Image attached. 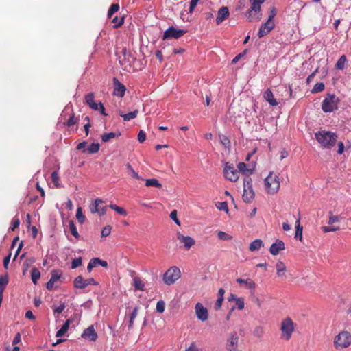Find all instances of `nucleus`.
<instances>
[{
	"mask_svg": "<svg viewBox=\"0 0 351 351\" xmlns=\"http://www.w3.org/2000/svg\"><path fill=\"white\" fill-rule=\"evenodd\" d=\"M315 136L321 146L326 149H330L335 146L337 141V135L330 131H318L315 134Z\"/></svg>",
	"mask_w": 351,
	"mask_h": 351,
	"instance_id": "f257e3e1",
	"label": "nucleus"
},
{
	"mask_svg": "<svg viewBox=\"0 0 351 351\" xmlns=\"http://www.w3.org/2000/svg\"><path fill=\"white\" fill-rule=\"evenodd\" d=\"M136 60L132 51L123 48L119 55V63L122 65L123 69L130 72L133 69V64Z\"/></svg>",
	"mask_w": 351,
	"mask_h": 351,
	"instance_id": "f03ea898",
	"label": "nucleus"
},
{
	"mask_svg": "<svg viewBox=\"0 0 351 351\" xmlns=\"http://www.w3.org/2000/svg\"><path fill=\"white\" fill-rule=\"evenodd\" d=\"M265 189L269 194H276L280 188V181L278 176L273 175V172H270L268 176L264 180Z\"/></svg>",
	"mask_w": 351,
	"mask_h": 351,
	"instance_id": "7ed1b4c3",
	"label": "nucleus"
},
{
	"mask_svg": "<svg viewBox=\"0 0 351 351\" xmlns=\"http://www.w3.org/2000/svg\"><path fill=\"white\" fill-rule=\"evenodd\" d=\"M351 344V334L346 330L339 332L334 339V345L337 349L348 348Z\"/></svg>",
	"mask_w": 351,
	"mask_h": 351,
	"instance_id": "20e7f679",
	"label": "nucleus"
},
{
	"mask_svg": "<svg viewBox=\"0 0 351 351\" xmlns=\"http://www.w3.org/2000/svg\"><path fill=\"white\" fill-rule=\"evenodd\" d=\"M180 277V269L176 266H173L165 272L162 279L165 284L167 285H173Z\"/></svg>",
	"mask_w": 351,
	"mask_h": 351,
	"instance_id": "39448f33",
	"label": "nucleus"
},
{
	"mask_svg": "<svg viewBox=\"0 0 351 351\" xmlns=\"http://www.w3.org/2000/svg\"><path fill=\"white\" fill-rule=\"evenodd\" d=\"M339 99L335 95L328 94L322 102V110L324 112H332L337 110Z\"/></svg>",
	"mask_w": 351,
	"mask_h": 351,
	"instance_id": "423d86ee",
	"label": "nucleus"
},
{
	"mask_svg": "<svg viewBox=\"0 0 351 351\" xmlns=\"http://www.w3.org/2000/svg\"><path fill=\"white\" fill-rule=\"evenodd\" d=\"M255 196L252 189V180L251 178H245L243 180V199L246 203L251 202Z\"/></svg>",
	"mask_w": 351,
	"mask_h": 351,
	"instance_id": "0eeeda50",
	"label": "nucleus"
},
{
	"mask_svg": "<svg viewBox=\"0 0 351 351\" xmlns=\"http://www.w3.org/2000/svg\"><path fill=\"white\" fill-rule=\"evenodd\" d=\"M281 337L285 340H289L294 330L293 322L291 319L287 317L281 323Z\"/></svg>",
	"mask_w": 351,
	"mask_h": 351,
	"instance_id": "6e6552de",
	"label": "nucleus"
},
{
	"mask_svg": "<svg viewBox=\"0 0 351 351\" xmlns=\"http://www.w3.org/2000/svg\"><path fill=\"white\" fill-rule=\"evenodd\" d=\"M223 173L225 178L231 182H236L239 178V171L234 169L232 164H230L229 162L225 163Z\"/></svg>",
	"mask_w": 351,
	"mask_h": 351,
	"instance_id": "1a4fd4ad",
	"label": "nucleus"
},
{
	"mask_svg": "<svg viewBox=\"0 0 351 351\" xmlns=\"http://www.w3.org/2000/svg\"><path fill=\"white\" fill-rule=\"evenodd\" d=\"M98 285L99 283L94 278H90L88 279H84L82 276H77L73 281V286L76 289H84L88 285Z\"/></svg>",
	"mask_w": 351,
	"mask_h": 351,
	"instance_id": "9d476101",
	"label": "nucleus"
},
{
	"mask_svg": "<svg viewBox=\"0 0 351 351\" xmlns=\"http://www.w3.org/2000/svg\"><path fill=\"white\" fill-rule=\"evenodd\" d=\"M104 202L100 199H96L95 202L89 206L91 213H97L99 216L106 215L107 206L104 205Z\"/></svg>",
	"mask_w": 351,
	"mask_h": 351,
	"instance_id": "9b49d317",
	"label": "nucleus"
},
{
	"mask_svg": "<svg viewBox=\"0 0 351 351\" xmlns=\"http://www.w3.org/2000/svg\"><path fill=\"white\" fill-rule=\"evenodd\" d=\"M239 336L237 332L233 331L230 333L228 338L226 340V348L228 351H237L238 350Z\"/></svg>",
	"mask_w": 351,
	"mask_h": 351,
	"instance_id": "f8f14e48",
	"label": "nucleus"
},
{
	"mask_svg": "<svg viewBox=\"0 0 351 351\" xmlns=\"http://www.w3.org/2000/svg\"><path fill=\"white\" fill-rule=\"evenodd\" d=\"M187 32L186 30L177 29L173 26L169 27L163 34V40L167 38H179Z\"/></svg>",
	"mask_w": 351,
	"mask_h": 351,
	"instance_id": "ddd939ff",
	"label": "nucleus"
},
{
	"mask_svg": "<svg viewBox=\"0 0 351 351\" xmlns=\"http://www.w3.org/2000/svg\"><path fill=\"white\" fill-rule=\"evenodd\" d=\"M195 311L198 319H199L202 322H204L208 319V310L202 305V303L198 302L195 304Z\"/></svg>",
	"mask_w": 351,
	"mask_h": 351,
	"instance_id": "4468645a",
	"label": "nucleus"
},
{
	"mask_svg": "<svg viewBox=\"0 0 351 351\" xmlns=\"http://www.w3.org/2000/svg\"><path fill=\"white\" fill-rule=\"evenodd\" d=\"M82 337L90 341H95L98 338V335L94 326L91 325L85 329L82 334Z\"/></svg>",
	"mask_w": 351,
	"mask_h": 351,
	"instance_id": "2eb2a0df",
	"label": "nucleus"
},
{
	"mask_svg": "<svg viewBox=\"0 0 351 351\" xmlns=\"http://www.w3.org/2000/svg\"><path fill=\"white\" fill-rule=\"evenodd\" d=\"M275 27L274 21L267 20L265 23L261 25L258 32V36L262 38L267 35Z\"/></svg>",
	"mask_w": 351,
	"mask_h": 351,
	"instance_id": "dca6fc26",
	"label": "nucleus"
},
{
	"mask_svg": "<svg viewBox=\"0 0 351 351\" xmlns=\"http://www.w3.org/2000/svg\"><path fill=\"white\" fill-rule=\"evenodd\" d=\"M177 238L180 243L184 244V247L186 250H189L195 243L194 239L189 236H184L180 233H178Z\"/></svg>",
	"mask_w": 351,
	"mask_h": 351,
	"instance_id": "f3484780",
	"label": "nucleus"
},
{
	"mask_svg": "<svg viewBox=\"0 0 351 351\" xmlns=\"http://www.w3.org/2000/svg\"><path fill=\"white\" fill-rule=\"evenodd\" d=\"M113 82L114 86L113 95L119 97H123L126 90L125 86L115 77L113 79Z\"/></svg>",
	"mask_w": 351,
	"mask_h": 351,
	"instance_id": "a211bd4d",
	"label": "nucleus"
},
{
	"mask_svg": "<svg viewBox=\"0 0 351 351\" xmlns=\"http://www.w3.org/2000/svg\"><path fill=\"white\" fill-rule=\"evenodd\" d=\"M230 15L228 8L226 6L221 7L217 13V16L216 18V23L217 25L221 24L224 20L228 18Z\"/></svg>",
	"mask_w": 351,
	"mask_h": 351,
	"instance_id": "6ab92c4d",
	"label": "nucleus"
},
{
	"mask_svg": "<svg viewBox=\"0 0 351 351\" xmlns=\"http://www.w3.org/2000/svg\"><path fill=\"white\" fill-rule=\"evenodd\" d=\"M285 249V243L282 241L277 239L275 243H272L269 248V252L276 256L279 254L280 250Z\"/></svg>",
	"mask_w": 351,
	"mask_h": 351,
	"instance_id": "aec40b11",
	"label": "nucleus"
},
{
	"mask_svg": "<svg viewBox=\"0 0 351 351\" xmlns=\"http://www.w3.org/2000/svg\"><path fill=\"white\" fill-rule=\"evenodd\" d=\"M239 173H241L245 178H250V176L253 173L254 168H247L245 162H239L237 165Z\"/></svg>",
	"mask_w": 351,
	"mask_h": 351,
	"instance_id": "412c9836",
	"label": "nucleus"
},
{
	"mask_svg": "<svg viewBox=\"0 0 351 351\" xmlns=\"http://www.w3.org/2000/svg\"><path fill=\"white\" fill-rule=\"evenodd\" d=\"M276 269L277 276L282 280H285L287 278V276L285 274L287 267L285 264L282 261H278L276 265Z\"/></svg>",
	"mask_w": 351,
	"mask_h": 351,
	"instance_id": "4be33fe9",
	"label": "nucleus"
},
{
	"mask_svg": "<svg viewBox=\"0 0 351 351\" xmlns=\"http://www.w3.org/2000/svg\"><path fill=\"white\" fill-rule=\"evenodd\" d=\"M264 99L271 105L273 106H277L278 102L276 101V99L274 97V95L270 89H267L263 95Z\"/></svg>",
	"mask_w": 351,
	"mask_h": 351,
	"instance_id": "5701e85b",
	"label": "nucleus"
},
{
	"mask_svg": "<svg viewBox=\"0 0 351 351\" xmlns=\"http://www.w3.org/2000/svg\"><path fill=\"white\" fill-rule=\"evenodd\" d=\"M236 281L237 282L241 285H245L246 288L250 290H254L256 288L255 282L250 278H247L246 280H244L241 278H237Z\"/></svg>",
	"mask_w": 351,
	"mask_h": 351,
	"instance_id": "b1692460",
	"label": "nucleus"
},
{
	"mask_svg": "<svg viewBox=\"0 0 351 351\" xmlns=\"http://www.w3.org/2000/svg\"><path fill=\"white\" fill-rule=\"evenodd\" d=\"M265 0H250L251 3L250 12L259 13L261 11V5L265 2Z\"/></svg>",
	"mask_w": 351,
	"mask_h": 351,
	"instance_id": "393cba45",
	"label": "nucleus"
},
{
	"mask_svg": "<svg viewBox=\"0 0 351 351\" xmlns=\"http://www.w3.org/2000/svg\"><path fill=\"white\" fill-rule=\"evenodd\" d=\"M71 322L72 321L71 319H67L61 328L57 331L56 336L57 337L63 336L67 332Z\"/></svg>",
	"mask_w": 351,
	"mask_h": 351,
	"instance_id": "a878e982",
	"label": "nucleus"
},
{
	"mask_svg": "<svg viewBox=\"0 0 351 351\" xmlns=\"http://www.w3.org/2000/svg\"><path fill=\"white\" fill-rule=\"evenodd\" d=\"M263 245V241L261 239H255L250 243L249 245V250L251 252L259 250Z\"/></svg>",
	"mask_w": 351,
	"mask_h": 351,
	"instance_id": "bb28decb",
	"label": "nucleus"
},
{
	"mask_svg": "<svg viewBox=\"0 0 351 351\" xmlns=\"http://www.w3.org/2000/svg\"><path fill=\"white\" fill-rule=\"evenodd\" d=\"M100 145L99 143H93L88 148L84 149L83 153H88V154H96L99 150Z\"/></svg>",
	"mask_w": 351,
	"mask_h": 351,
	"instance_id": "cd10ccee",
	"label": "nucleus"
},
{
	"mask_svg": "<svg viewBox=\"0 0 351 351\" xmlns=\"http://www.w3.org/2000/svg\"><path fill=\"white\" fill-rule=\"evenodd\" d=\"M9 280L7 275L0 276V295H3V291L8 284Z\"/></svg>",
	"mask_w": 351,
	"mask_h": 351,
	"instance_id": "c85d7f7f",
	"label": "nucleus"
},
{
	"mask_svg": "<svg viewBox=\"0 0 351 351\" xmlns=\"http://www.w3.org/2000/svg\"><path fill=\"white\" fill-rule=\"evenodd\" d=\"M246 16H247L248 21L252 22L253 21H259L261 14H258V13H255L254 12H250V9H249L246 13Z\"/></svg>",
	"mask_w": 351,
	"mask_h": 351,
	"instance_id": "c756f323",
	"label": "nucleus"
},
{
	"mask_svg": "<svg viewBox=\"0 0 351 351\" xmlns=\"http://www.w3.org/2000/svg\"><path fill=\"white\" fill-rule=\"evenodd\" d=\"M138 113V110H134L133 112H130L128 114H123V112H120L119 115L123 118L125 121H129L131 119H133L136 117Z\"/></svg>",
	"mask_w": 351,
	"mask_h": 351,
	"instance_id": "7c9ffc66",
	"label": "nucleus"
},
{
	"mask_svg": "<svg viewBox=\"0 0 351 351\" xmlns=\"http://www.w3.org/2000/svg\"><path fill=\"white\" fill-rule=\"evenodd\" d=\"M296 226H295V238L296 239H299L300 241H302V226L300 224V219H298L296 221Z\"/></svg>",
	"mask_w": 351,
	"mask_h": 351,
	"instance_id": "2f4dec72",
	"label": "nucleus"
},
{
	"mask_svg": "<svg viewBox=\"0 0 351 351\" xmlns=\"http://www.w3.org/2000/svg\"><path fill=\"white\" fill-rule=\"evenodd\" d=\"M32 280L34 285L37 283L38 280L40 277V272L38 269L34 267L31 270Z\"/></svg>",
	"mask_w": 351,
	"mask_h": 351,
	"instance_id": "473e14b6",
	"label": "nucleus"
},
{
	"mask_svg": "<svg viewBox=\"0 0 351 351\" xmlns=\"http://www.w3.org/2000/svg\"><path fill=\"white\" fill-rule=\"evenodd\" d=\"M347 61L346 56L345 55H342L339 60H337V62L335 64V68L337 69L342 70L345 67V64Z\"/></svg>",
	"mask_w": 351,
	"mask_h": 351,
	"instance_id": "72a5a7b5",
	"label": "nucleus"
},
{
	"mask_svg": "<svg viewBox=\"0 0 351 351\" xmlns=\"http://www.w3.org/2000/svg\"><path fill=\"white\" fill-rule=\"evenodd\" d=\"M69 229H70V231H71L72 235H73L76 239H78L80 237V235L78 234L77 228H76L73 221L70 220L69 221Z\"/></svg>",
	"mask_w": 351,
	"mask_h": 351,
	"instance_id": "f704fd0d",
	"label": "nucleus"
},
{
	"mask_svg": "<svg viewBox=\"0 0 351 351\" xmlns=\"http://www.w3.org/2000/svg\"><path fill=\"white\" fill-rule=\"evenodd\" d=\"M62 275V271L59 269H54L51 271V280L56 282L57 280H58Z\"/></svg>",
	"mask_w": 351,
	"mask_h": 351,
	"instance_id": "c9c22d12",
	"label": "nucleus"
},
{
	"mask_svg": "<svg viewBox=\"0 0 351 351\" xmlns=\"http://www.w3.org/2000/svg\"><path fill=\"white\" fill-rule=\"evenodd\" d=\"M76 219H77L79 223H81V224L83 223L84 222V221H85V217L83 215L82 208L81 207H78L77 208Z\"/></svg>",
	"mask_w": 351,
	"mask_h": 351,
	"instance_id": "e433bc0d",
	"label": "nucleus"
},
{
	"mask_svg": "<svg viewBox=\"0 0 351 351\" xmlns=\"http://www.w3.org/2000/svg\"><path fill=\"white\" fill-rule=\"evenodd\" d=\"M324 87L325 86H324V83H322V82L316 83L315 84V86H313L311 92L313 93H320V92H322V91H323L324 90Z\"/></svg>",
	"mask_w": 351,
	"mask_h": 351,
	"instance_id": "4c0bfd02",
	"label": "nucleus"
},
{
	"mask_svg": "<svg viewBox=\"0 0 351 351\" xmlns=\"http://www.w3.org/2000/svg\"><path fill=\"white\" fill-rule=\"evenodd\" d=\"M219 239L222 241H230L232 239V237L225 232L219 231L217 234Z\"/></svg>",
	"mask_w": 351,
	"mask_h": 351,
	"instance_id": "58836bf2",
	"label": "nucleus"
},
{
	"mask_svg": "<svg viewBox=\"0 0 351 351\" xmlns=\"http://www.w3.org/2000/svg\"><path fill=\"white\" fill-rule=\"evenodd\" d=\"M116 137V134L114 132H109V133H104L101 135V138L103 142H108L112 138H114Z\"/></svg>",
	"mask_w": 351,
	"mask_h": 351,
	"instance_id": "ea45409f",
	"label": "nucleus"
},
{
	"mask_svg": "<svg viewBox=\"0 0 351 351\" xmlns=\"http://www.w3.org/2000/svg\"><path fill=\"white\" fill-rule=\"evenodd\" d=\"M119 5L118 3L112 4L108 10V17L111 18L112 16L119 10Z\"/></svg>",
	"mask_w": 351,
	"mask_h": 351,
	"instance_id": "a19ab883",
	"label": "nucleus"
},
{
	"mask_svg": "<svg viewBox=\"0 0 351 351\" xmlns=\"http://www.w3.org/2000/svg\"><path fill=\"white\" fill-rule=\"evenodd\" d=\"M51 181L58 188L60 186V178L57 171H53L51 176Z\"/></svg>",
	"mask_w": 351,
	"mask_h": 351,
	"instance_id": "79ce46f5",
	"label": "nucleus"
},
{
	"mask_svg": "<svg viewBox=\"0 0 351 351\" xmlns=\"http://www.w3.org/2000/svg\"><path fill=\"white\" fill-rule=\"evenodd\" d=\"M134 285L136 289L143 290L144 289V283L143 281L138 277L134 278Z\"/></svg>",
	"mask_w": 351,
	"mask_h": 351,
	"instance_id": "37998d69",
	"label": "nucleus"
},
{
	"mask_svg": "<svg viewBox=\"0 0 351 351\" xmlns=\"http://www.w3.org/2000/svg\"><path fill=\"white\" fill-rule=\"evenodd\" d=\"M108 207L115 210L119 215L124 216L126 215V211L123 208H121L115 204H110L108 206Z\"/></svg>",
	"mask_w": 351,
	"mask_h": 351,
	"instance_id": "c03bdc74",
	"label": "nucleus"
},
{
	"mask_svg": "<svg viewBox=\"0 0 351 351\" xmlns=\"http://www.w3.org/2000/svg\"><path fill=\"white\" fill-rule=\"evenodd\" d=\"M95 95L93 93H89L85 95L84 99L86 104L89 106L95 102Z\"/></svg>",
	"mask_w": 351,
	"mask_h": 351,
	"instance_id": "a18cd8bd",
	"label": "nucleus"
},
{
	"mask_svg": "<svg viewBox=\"0 0 351 351\" xmlns=\"http://www.w3.org/2000/svg\"><path fill=\"white\" fill-rule=\"evenodd\" d=\"M76 123H77V118L75 117V114L73 113L70 116L69 119L65 123H64V125H66L68 127H71L72 125H74Z\"/></svg>",
	"mask_w": 351,
	"mask_h": 351,
	"instance_id": "49530a36",
	"label": "nucleus"
},
{
	"mask_svg": "<svg viewBox=\"0 0 351 351\" xmlns=\"http://www.w3.org/2000/svg\"><path fill=\"white\" fill-rule=\"evenodd\" d=\"M123 21H124L123 16H122L121 19H118V17L116 16L112 19V23L114 24V26L115 28H118L123 25Z\"/></svg>",
	"mask_w": 351,
	"mask_h": 351,
	"instance_id": "de8ad7c7",
	"label": "nucleus"
},
{
	"mask_svg": "<svg viewBox=\"0 0 351 351\" xmlns=\"http://www.w3.org/2000/svg\"><path fill=\"white\" fill-rule=\"evenodd\" d=\"M216 206L219 210H223L226 213L228 212V206L226 202H218L217 204H216Z\"/></svg>",
	"mask_w": 351,
	"mask_h": 351,
	"instance_id": "09e8293b",
	"label": "nucleus"
},
{
	"mask_svg": "<svg viewBox=\"0 0 351 351\" xmlns=\"http://www.w3.org/2000/svg\"><path fill=\"white\" fill-rule=\"evenodd\" d=\"M137 311H138V309L137 308H134L130 315V321H129V324H128V327L129 328H132V325H133V322H134V319L136 318V315H137Z\"/></svg>",
	"mask_w": 351,
	"mask_h": 351,
	"instance_id": "8fccbe9b",
	"label": "nucleus"
},
{
	"mask_svg": "<svg viewBox=\"0 0 351 351\" xmlns=\"http://www.w3.org/2000/svg\"><path fill=\"white\" fill-rule=\"evenodd\" d=\"M165 308V303L163 300H160L156 304V311L158 313H163Z\"/></svg>",
	"mask_w": 351,
	"mask_h": 351,
	"instance_id": "3c124183",
	"label": "nucleus"
},
{
	"mask_svg": "<svg viewBox=\"0 0 351 351\" xmlns=\"http://www.w3.org/2000/svg\"><path fill=\"white\" fill-rule=\"evenodd\" d=\"M52 308H53L54 313L60 314L64 310L65 304H64V303H62L58 306H53Z\"/></svg>",
	"mask_w": 351,
	"mask_h": 351,
	"instance_id": "603ef678",
	"label": "nucleus"
},
{
	"mask_svg": "<svg viewBox=\"0 0 351 351\" xmlns=\"http://www.w3.org/2000/svg\"><path fill=\"white\" fill-rule=\"evenodd\" d=\"M330 217L328 220L329 224H333L335 222H338L340 220V217L337 215H333L332 212L329 213Z\"/></svg>",
	"mask_w": 351,
	"mask_h": 351,
	"instance_id": "864d4df0",
	"label": "nucleus"
},
{
	"mask_svg": "<svg viewBox=\"0 0 351 351\" xmlns=\"http://www.w3.org/2000/svg\"><path fill=\"white\" fill-rule=\"evenodd\" d=\"M127 167L130 170V175L131 176V177H132L133 178H135V179H141L142 178L138 175V173L133 169V168L131 167V165L130 164H128L127 165Z\"/></svg>",
	"mask_w": 351,
	"mask_h": 351,
	"instance_id": "5fc2aeb1",
	"label": "nucleus"
},
{
	"mask_svg": "<svg viewBox=\"0 0 351 351\" xmlns=\"http://www.w3.org/2000/svg\"><path fill=\"white\" fill-rule=\"evenodd\" d=\"M82 263V261L81 258H77L72 261L71 262V268L75 269L80 266Z\"/></svg>",
	"mask_w": 351,
	"mask_h": 351,
	"instance_id": "6e6d98bb",
	"label": "nucleus"
},
{
	"mask_svg": "<svg viewBox=\"0 0 351 351\" xmlns=\"http://www.w3.org/2000/svg\"><path fill=\"white\" fill-rule=\"evenodd\" d=\"M112 227L110 226H105L101 230V237H106L108 236L111 232Z\"/></svg>",
	"mask_w": 351,
	"mask_h": 351,
	"instance_id": "4d7b16f0",
	"label": "nucleus"
},
{
	"mask_svg": "<svg viewBox=\"0 0 351 351\" xmlns=\"http://www.w3.org/2000/svg\"><path fill=\"white\" fill-rule=\"evenodd\" d=\"M235 302H236L238 309L242 310L244 308L245 303H244V299L243 298H238L235 300Z\"/></svg>",
	"mask_w": 351,
	"mask_h": 351,
	"instance_id": "13d9d810",
	"label": "nucleus"
},
{
	"mask_svg": "<svg viewBox=\"0 0 351 351\" xmlns=\"http://www.w3.org/2000/svg\"><path fill=\"white\" fill-rule=\"evenodd\" d=\"M19 225L20 219L17 217H15L12 220V227H10V230L12 231H14L16 228H17L19 226Z\"/></svg>",
	"mask_w": 351,
	"mask_h": 351,
	"instance_id": "bf43d9fd",
	"label": "nucleus"
},
{
	"mask_svg": "<svg viewBox=\"0 0 351 351\" xmlns=\"http://www.w3.org/2000/svg\"><path fill=\"white\" fill-rule=\"evenodd\" d=\"M322 228L324 232H335L339 230V226H323Z\"/></svg>",
	"mask_w": 351,
	"mask_h": 351,
	"instance_id": "052dcab7",
	"label": "nucleus"
},
{
	"mask_svg": "<svg viewBox=\"0 0 351 351\" xmlns=\"http://www.w3.org/2000/svg\"><path fill=\"white\" fill-rule=\"evenodd\" d=\"M170 217H171V219L172 220L174 221V222L177 225L180 226V222L179 219L177 217V211H176V210H173V211H171V213L170 214Z\"/></svg>",
	"mask_w": 351,
	"mask_h": 351,
	"instance_id": "680f3d73",
	"label": "nucleus"
},
{
	"mask_svg": "<svg viewBox=\"0 0 351 351\" xmlns=\"http://www.w3.org/2000/svg\"><path fill=\"white\" fill-rule=\"evenodd\" d=\"M276 14H277V12H276L275 7L274 6L271 7L270 8V14H269V16L267 20L269 21H274V19L276 16Z\"/></svg>",
	"mask_w": 351,
	"mask_h": 351,
	"instance_id": "e2e57ef3",
	"label": "nucleus"
},
{
	"mask_svg": "<svg viewBox=\"0 0 351 351\" xmlns=\"http://www.w3.org/2000/svg\"><path fill=\"white\" fill-rule=\"evenodd\" d=\"M247 50H244L242 53L237 55L232 60V64H236L242 57L246 54Z\"/></svg>",
	"mask_w": 351,
	"mask_h": 351,
	"instance_id": "0e129e2a",
	"label": "nucleus"
},
{
	"mask_svg": "<svg viewBox=\"0 0 351 351\" xmlns=\"http://www.w3.org/2000/svg\"><path fill=\"white\" fill-rule=\"evenodd\" d=\"M93 260L95 261V263L96 264V266L100 265L102 267H106L108 266V263L105 261H102L99 258H93Z\"/></svg>",
	"mask_w": 351,
	"mask_h": 351,
	"instance_id": "69168bd1",
	"label": "nucleus"
},
{
	"mask_svg": "<svg viewBox=\"0 0 351 351\" xmlns=\"http://www.w3.org/2000/svg\"><path fill=\"white\" fill-rule=\"evenodd\" d=\"M221 142L226 147H228L230 145V141L226 136H221Z\"/></svg>",
	"mask_w": 351,
	"mask_h": 351,
	"instance_id": "338daca9",
	"label": "nucleus"
},
{
	"mask_svg": "<svg viewBox=\"0 0 351 351\" xmlns=\"http://www.w3.org/2000/svg\"><path fill=\"white\" fill-rule=\"evenodd\" d=\"M185 351H202L195 342H193Z\"/></svg>",
	"mask_w": 351,
	"mask_h": 351,
	"instance_id": "774afa93",
	"label": "nucleus"
}]
</instances>
